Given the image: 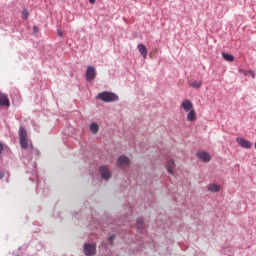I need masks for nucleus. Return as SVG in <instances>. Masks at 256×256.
<instances>
[{"label":"nucleus","instance_id":"1","mask_svg":"<svg viewBox=\"0 0 256 256\" xmlns=\"http://www.w3.org/2000/svg\"><path fill=\"white\" fill-rule=\"evenodd\" d=\"M98 99L105 103H111L113 101H119V96L113 92H102L98 94Z\"/></svg>","mask_w":256,"mask_h":256},{"label":"nucleus","instance_id":"2","mask_svg":"<svg viewBox=\"0 0 256 256\" xmlns=\"http://www.w3.org/2000/svg\"><path fill=\"white\" fill-rule=\"evenodd\" d=\"M20 145L22 149H27L29 147V139H27V130L20 127L19 129Z\"/></svg>","mask_w":256,"mask_h":256},{"label":"nucleus","instance_id":"3","mask_svg":"<svg viewBox=\"0 0 256 256\" xmlns=\"http://www.w3.org/2000/svg\"><path fill=\"white\" fill-rule=\"evenodd\" d=\"M236 143H238L242 149H251V147H253V144L249 142V140L241 137L236 138Z\"/></svg>","mask_w":256,"mask_h":256},{"label":"nucleus","instance_id":"4","mask_svg":"<svg viewBox=\"0 0 256 256\" xmlns=\"http://www.w3.org/2000/svg\"><path fill=\"white\" fill-rule=\"evenodd\" d=\"M131 165V161L127 156H120L117 160V166L123 169V167H129Z\"/></svg>","mask_w":256,"mask_h":256},{"label":"nucleus","instance_id":"5","mask_svg":"<svg viewBox=\"0 0 256 256\" xmlns=\"http://www.w3.org/2000/svg\"><path fill=\"white\" fill-rule=\"evenodd\" d=\"M97 75V70H95V67L93 66H88L87 71H86V80L87 81H93Z\"/></svg>","mask_w":256,"mask_h":256},{"label":"nucleus","instance_id":"6","mask_svg":"<svg viewBox=\"0 0 256 256\" xmlns=\"http://www.w3.org/2000/svg\"><path fill=\"white\" fill-rule=\"evenodd\" d=\"M96 251V246L94 244H84V253L86 256H93Z\"/></svg>","mask_w":256,"mask_h":256},{"label":"nucleus","instance_id":"7","mask_svg":"<svg viewBox=\"0 0 256 256\" xmlns=\"http://www.w3.org/2000/svg\"><path fill=\"white\" fill-rule=\"evenodd\" d=\"M196 157H198V159L204 163H209V161H211V154L205 151L197 152Z\"/></svg>","mask_w":256,"mask_h":256},{"label":"nucleus","instance_id":"8","mask_svg":"<svg viewBox=\"0 0 256 256\" xmlns=\"http://www.w3.org/2000/svg\"><path fill=\"white\" fill-rule=\"evenodd\" d=\"M10 105H11V102L9 101V97L7 96V94L0 92V106L9 107Z\"/></svg>","mask_w":256,"mask_h":256},{"label":"nucleus","instance_id":"9","mask_svg":"<svg viewBox=\"0 0 256 256\" xmlns=\"http://www.w3.org/2000/svg\"><path fill=\"white\" fill-rule=\"evenodd\" d=\"M100 175L102 179H110L111 178V171H109V168L107 166H101L100 169Z\"/></svg>","mask_w":256,"mask_h":256},{"label":"nucleus","instance_id":"10","mask_svg":"<svg viewBox=\"0 0 256 256\" xmlns=\"http://www.w3.org/2000/svg\"><path fill=\"white\" fill-rule=\"evenodd\" d=\"M181 108H183L186 113H189V111L193 110V103L191 100L186 99L181 103Z\"/></svg>","mask_w":256,"mask_h":256},{"label":"nucleus","instance_id":"11","mask_svg":"<svg viewBox=\"0 0 256 256\" xmlns=\"http://www.w3.org/2000/svg\"><path fill=\"white\" fill-rule=\"evenodd\" d=\"M186 119L189 122H193V121L197 120V112L195 111V109H192V110L188 111Z\"/></svg>","mask_w":256,"mask_h":256},{"label":"nucleus","instance_id":"12","mask_svg":"<svg viewBox=\"0 0 256 256\" xmlns=\"http://www.w3.org/2000/svg\"><path fill=\"white\" fill-rule=\"evenodd\" d=\"M137 49L139 51V53L142 55V57H144V59L147 58V47L145 46V44H138Z\"/></svg>","mask_w":256,"mask_h":256},{"label":"nucleus","instance_id":"13","mask_svg":"<svg viewBox=\"0 0 256 256\" xmlns=\"http://www.w3.org/2000/svg\"><path fill=\"white\" fill-rule=\"evenodd\" d=\"M208 191H211V193H219L221 191V186L219 184H210L208 185Z\"/></svg>","mask_w":256,"mask_h":256},{"label":"nucleus","instance_id":"14","mask_svg":"<svg viewBox=\"0 0 256 256\" xmlns=\"http://www.w3.org/2000/svg\"><path fill=\"white\" fill-rule=\"evenodd\" d=\"M222 57L225 61H228L229 63H233V61H235V56L227 54L225 52H222Z\"/></svg>","mask_w":256,"mask_h":256},{"label":"nucleus","instance_id":"15","mask_svg":"<svg viewBox=\"0 0 256 256\" xmlns=\"http://www.w3.org/2000/svg\"><path fill=\"white\" fill-rule=\"evenodd\" d=\"M166 167H167L168 173H169L170 175H173V167H175V162H174L173 160H169V161L167 162Z\"/></svg>","mask_w":256,"mask_h":256},{"label":"nucleus","instance_id":"16","mask_svg":"<svg viewBox=\"0 0 256 256\" xmlns=\"http://www.w3.org/2000/svg\"><path fill=\"white\" fill-rule=\"evenodd\" d=\"M90 131L94 134L97 135L99 133V124L98 123H92L90 125Z\"/></svg>","mask_w":256,"mask_h":256},{"label":"nucleus","instance_id":"17","mask_svg":"<svg viewBox=\"0 0 256 256\" xmlns=\"http://www.w3.org/2000/svg\"><path fill=\"white\" fill-rule=\"evenodd\" d=\"M190 87H193V89H201V85H203L202 81H194L189 84Z\"/></svg>","mask_w":256,"mask_h":256},{"label":"nucleus","instance_id":"18","mask_svg":"<svg viewBox=\"0 0 256 256\" xmlns=\"http://www.w3.org/2000/svg\"><path fill=\"white\" fill-rule=\"evenodd\" d=\"M137 229H141L143 227V220L138 218L136 221Z\"/></svg>","mask_w":256,"mask_h":256},{"label":"nucleus","instance_id":"19","mask_svg":"<svg viewBox=\"0 0 256 256\" xmlns=\"http://www.w3.org/2000/svg\"><path fill=\"white\" fill-rule=\"evenodd\" d=\"M22 15H23L24 19H27V17H29V12L27 11V9H24L22 11Z\"/></svg>","mask_w":256,"mask_h":256},{"label":"nucleus","instance_id":"20","mask_svg":"<svg viewBox=\"0 0 256 256\" xmlns=\"http://www.w3.org/2000/svg\"><path fill=\"white\" fill-rule=\"evenodd\" d=\"M108 239H109L111 245H113V241L115 240V235H111Z\"/></svg>","mask_w":256,"mask_h":256},{"label":"nucleus","instance_id":"21","mask_svg":"<svg viewBox=\"0 0 256 256\" xmlns=\"http://www.w3.org/2000/svg\"><path fill=\"white\" fill-rule=\"evenodd\" d=\"M33 32H34V33H39V27L34 26V27H33Z\"/></svg>","mask_w":256,"mask_h":256},{"label":"nucleus","instance_id":"22","mask_svg":"<svg viewBox=\"0 0 256 256\" xmlns=\"http://www.w3.org/2000/svg\"><path fill=\"white\" fill-rule=\"evenodd\" d=\"M249 73H250L252 79H255V72H253V71L250 70Z\"/></svg>","mask_w":256,"mask_h":256},{"label":"nucleus","instance_id":"23","mask_svg":"<svg viewBox=\"0 0 256 256\" xmlns=\"http://www.w3.org/2000/svg\"><path fill=\"white\" fill-rule=\"evenodd\" d=\"M58 37H63V32L61 30H58Z\"/></svg>","mask_w":256,"mask_h":256},{"label":"nucleus","instance_id":"24","mask_svg":"<svg viewBox=\"0 0 256 256\" xmlns=\"http://www.w3.org/2000/svg\"><path fill=\"white\" fill-rule=\"evenodd\" d=\"M4 177H5V174L2 171H0V179H3Z\"/></svg>","mask_w":256,"mask_h":256},{"label":"nucleus","instance_id":"25","mask_svg":"<svg viewBox=\"0 0 256 256\" xmlns=\"http://www.w3.org/2000/svg\"><path fill=\"white\" fill-rule=\"evenodd\" d=\"M95 1L96 0H89V3H91V5H95Z\"/></svg>","mask_w":256,"mask_h":256},{"label":"nucleus","instance_id":"26","mask_svg":"<svg viewBox=\"0 0 256 256\" xmlns=\"http://www.w3.org/2000/svg\"><path fill=\"white\" fill-rule=\"evenodd\" d=\"M0 153H3V144H0Z\"/></svg>","mask_w":256,"mask_h":256}]
</instances>
